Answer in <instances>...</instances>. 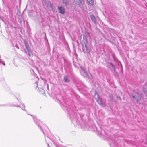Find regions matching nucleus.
Returning a JSON list of instances; mask_svg holds the SVG:
<instances>
[{
  "mask_svg": "<svg viewBox=\"0 0 147 147\" xmlns=\"http://www.w3.org/2000/svg\"><path fill=\"white\" fill-rule=\"evenodd\" d=\"M117 98L118 100H121V97L119 96H117Z\"/></svg>",
  "mask_w": 147,
  "mask_h": 147,
  "instance_id": "nucleus-13",
  "label": "nucleus"
},
{
  "mask_svg": "<svg viewBox=\"0 0 147 147\" xmlns=\"http://www.w3.org/2000/svg\"><path fill=\"white\" fill-rule=\"evenodd\" d=\"M132 96L133 99L136 101L140 100L141 98V95L137 92H134L132 94Z\"/></svg>",
  "mask_w": 147,
  "mask_h": 147,
  "instance_id": "nucleus-1",
  "label": "nucleus"
},
{
  "mask_svg": "<svg viewBox=\"0 0 147 147\" xmlns=\"http://www.w3.org/2000/svg\"><path fill=\"white\" fill-rule=\"evenodd\" d=\"M94 97L97 102L100 105H102L103 104L102 99L99 97L98 94L96 92H95Z\"/></svg>",
  "mask_w": 147,
  "mask_h": 147,
  "instance_id": "nucleus-2",
  "label": "nucleus"
},
{
  "mask_svg": "<svg viewBox=\"0 0 147 147\" xmlns=\"http://www.w3.org/2000/svg\"><path fill=\"white\" fill-rule=\"evenodd\" d=\"M42 3L44 5L47 6L49 9L51 10L53 9V7L51 3L47 0H43L42 1Z\"/></svg>",
  "mask_w": 147,
  "mask_h": 147,
  "instance_id": "nucleus-3",
  "label": "nucleus"
},
{
  "mask_svg": "<svg viewBox=\"0 0 147 147\" xmlns=\"http://www.w3.org/2000/svg\"><path fill=\"white\" fill-rule=\"evenodd\" d=\"M41 91H42V93H44L45 92L42 89H41Z\"/></svg>",
  "mask_w": 147,
  "mask_h": 147,
  "instance_id": "nucleus-15",
  "label": "nucleus"
},
{
  "mask_svg": "<svg viewBox=\"0 0 147 147\" xmlns=\"http://www.w3.org/2000/svg\"><path fill=\"white\" fill-rule=\"evenodd\" d=\"M63 4L65 6H67L69 5V0H61Z\"/></svg>",
  "mask_w": 147,
  "mask_h": 147,
  "instance_id": "nucleus-9",
  "label": "nucleus"
},
{
  "mask_svg": "<svg viewBox=\"0 0 147 147\" xmlns=\"http://www.w3.org/2000/svg\"><path fill=\"white\" fill-rule=\"evenodd\" d=\"M90 17L92 22L96 24L97 20L95 16L94 15H92L90 16Z\"/></svg>",
  "mask_w": 147,
  "mask_h": 147,
  "instance_id": "nucleus-8",
  "label": "nucleus"
},
{
  "mask_svg": "<svg viewBox=\"0 0 147 147\" xmlns=\"http://www.w3.org/2000/svg\"><path fill=\"white\" fill-rule=\"evenodd\" d=\"M75 3L79 5L81 8L84 7V1L82 0H74Z\"/></svg>",
  "mask_w": 147,
  "mask_h": 147,
  "instance_id": "nucleus-4",
  "label": "nucleus"
},
{
  "mask_svg": "<svg viewBox=\"0 0 147 147\" xmlns=\"http://www.w3.org/2000/svg\"><path fill=\"white\" fill-rule=\"evenodd\" d=\"M64 80L65 82H68L69 81V80L68 78V77L65 76L64 78Z\"/></svg>",
  "mask_w": 147,
  "mask_h": 147,
  "instance_id": "nucleus-12",
  "label": "nucleus"
},
{
  "mask_svg": "<svg viewBox=\"0 0 147 147\" xmlns=\"http://www.w3.org/2000/svg\"><path fill=\"white\" fill-rule=\"evenodd\" d=\"M82 45L83 46V50L84 52L86 53H88L90 51L89 49L88 48L87 45L84 44L83 45L82 44Z\"/></svg>",
  "mask_w": 147,
  "mask_h": 147,
  "instance_id": "nucleus-6",
  "label": "nucleus"
},
{
  "mask_svg": "<svg viewBox=\"0 0 147 147\" xmlns=\"http://www.w3.org/2000/svg\"><path fill=\"white\" fill-rule=\"evenodd\" d=\"M88 4L90 5H92L94 4L93 0H87Z\"/></svg>",
  "mask_w": 147,
  "mask_h": 147,
  "instance_id": "nucleus-10",
  "label": "nucleus"
},
{
  "mask_svg": "<svg viewBox=\"0 0 147 147\" xmlns=\"http://www.w3.org/2000/svg\"><path fill=\"white\" fill-rule=\"evenodd\" d=\"M81 74L84 77H87L88 76V73L86 71L84 68L82 67Z\"/></svg>",
  "mask_w": 147,
  "mask_h": 147,
  "instance_id": "nucleus-5",
  "label": "nucleus"
},
{
  "mask_svg": "<svg viewBox=\"0 0 147 147\" xmlns=\"http://www.w3.org/2000/svg\"><path fill=\"white\" fill-rule=\"evenodd\" d=\"M146 140H147V138H146Z\"/></svg>",
  "mask_w": 147,
  "mask_h": 147,
  "instance_id": "nucleus-17",
  "label": "nucleus"
},
{
  "mask_svg": "<svg viewBox=\"0 0 147 147\" xmlns=\"http://www.w3.org/2000/svg\"><path fill=\"white\" fill-rule=\"evenodd\" d=\"M32 53L31 52H29L28 51V55L30 56L31 55Z\"/></svg>",
  "mask_w": 147,
  "mask_h": 147,
  "instance_id": "nucleus-14",
  "label": "nucleus"
},
{
  "mask_svg": "<svg viewBox=\"0 0 147 147\" xmlns=\"http://www.w3.org/2000/svg\"><path fill=\"white\" fill-rule=\"evenodd\" d=\"M59 12L62 14H63L65 12V9L62 6H59L58 7Z\"/></svg>",
  "mask_w": 147,
  "mask_h": 147,
  "instance_id": "nucleus-7",
  "label": "nucleus"
},
{
  "mask_svg": "<svg viewBox=\"0 0 147 147\" xmlns=\"http://www.w3.org/2000/svg\"><path fill=\"white\" fill-rule=\"evenodd\" d=\"M143 91L144 93H147V83L144 86Z\"/></svg>",
  "mask_w": 147,
  "mask_h": 147,
  "instance_id": "nucleus-11",
  "label": "nucleus"
},
{
  "mask_svg": "<svg viewBox=\"0 0 147 147\" xmlns=\"http://www.w3.org/2000/svg\"><path fill=\"white\" fill-rule=\"evenodd\" d=\"M23 105L24 106V107H25V106H24V105L23 104Z\"/></svg>",
  "mask_w": 147,
  "mask_h": 147,
  "instance_id": "nucleus-16",
  "label": "nucleus"
}]
</instances>
